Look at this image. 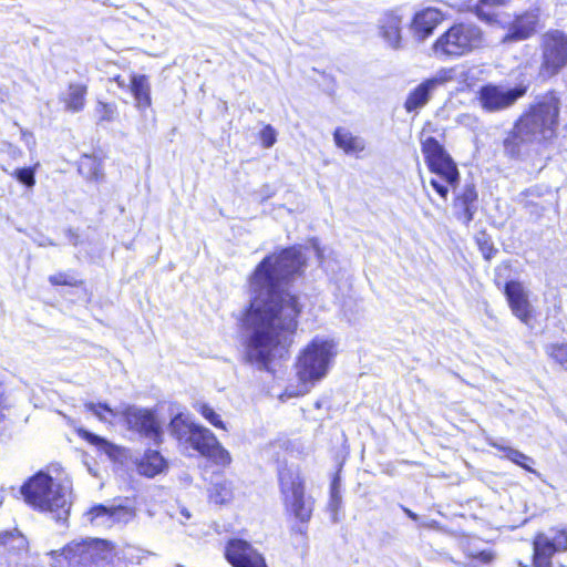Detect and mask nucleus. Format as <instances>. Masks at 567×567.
<instances>
[{"mask_svg":"<svg viewBox=\"0 0 567 567\" xmlns=\"http://www.w3.org/2000/svg\"><path fill=\"white\" fill-rule=\"evenodd\" d=\"M303 266L301 250L290 247L266 256L249 278L250 302L243 319L246 359L260 370L282 359L292 343L301 306L287 285Z\"/></svg>","mask_w":567,"mask_h":567,"instance_id":"nucleus-1","label":"nucleus"},{"mask_svg":"<svg viewBox=\"0 0 567 567\" xmlns=\"http://www.w3.org/2000/svg\"><path fill=\"white\" fill-rule=\"evenodd\" d=\"M559 104L553 92L542 96L517 120L513 132L504 140L505 152L515 157L525 144L551 140L558 125Z\"/></svg>","mask_w":567,"mask_h":567,"instance_id":"nucleus-2","label":"nucleus"},{"mask_svg":"<svg viewBox=\"0 0 567 567\" xmlns=\"http://www.w3.org/2000/svg\"><path fill=\"white\" fill-rule=\"evenodd\" d=\"M21 494L33 509L50 515L56 523L68 522L72 506V482L68 475L53 477L40 471L21 486Z\"/></svg>","mask_w":567,"mask_h":567,"instance_id":"nucleus-3","label":"nucleus"},{"mask_svg":"<svg viewBox=\"0 0 567 567\" xmlns=\"http://www.w3.org/2000/svg\"><path fill=\"white\" fill-rule=\"evenodd\" d=\"M336 355L332 340L315 338L301 352L297 362V377L299 383L289 385L280 395L284 398H296L305 395L329 370L330 363Z\"/></svg>","mask_w":567,"mask_h":567,"instance_id":"nucleus-4","label":"nucleus"},{"mask_svg":"<svg viewBox=\"0 0 567 567\" xmlns=\"http://www.w3.org/2000/svg\"><path fill=\"white\" fill-rule=\"evenodd\" d=\"M49 556L52 567H115L116 553L107 540L86 538L73 540Z\"/></svg>","mask_w":567,"mask_h":567,"instance_id":"nucleus-5","label":"nucleus"},{"mask_svg":"<svg viewBox=\"0 0 567 567\" xmlns=\"http://www.w3.org/2000/svg\"><path fill=\"white\" fill-rule=\"evenodd\" d=\"M483 34L472 23H456L440 35L432 50L437 58H460L480 48Z\"/></svg>","mask_w":567,"mask_h":567,"instance_id":"nucleus-6","label":"nucleus"},{"mask_svg":"<svg viewBox=\"0 0 567 567\" xmlns=\"http://www.w3.org/2000/svg\"><path fill=\"white\" fill-rule=\"evenodd\" d=\"M279 485L286 512L301 523L312 516L313 499L305 493V482L297 470L279 471Z\"/></svg>","mask_w":567,"mask_h":567,"instance_id":"nucleus-7","label":"nucleus"},{"mask_svg":"<svg viewBox=\"0 0 567 567\" xmlns=\"http://www.w3.org/2000/svg\"><path fill=\"white\" fill-rule=\"evenodd\" d=\"M168 431L182 449H192L203 456L209 452L216 439L210 430L194 423L183 413L176 414L171 420Z\"/></svg>","mask_w":567,"mask_h":567,"instance_id":"nucleus-8","label":"nucleus"},{"mask_svg":"<svg viewBox=\"0 0 567 567\" xmlns=\"http://www.w3.org/2000/svg\"><path fill=\"white\" fill-rule=\"evenodd\" d=\"M542 58L544 74L559 73L567 65V34L559 30L547 31L542 38Z\"/></svg>","mask_w":567,"mask_h":567,"instance_id":"nucleus-9","label":"nucleus"},{"mask_svg":"<svg viewBox=\"0 0 567 567\" xmlns=\"http://www.w3.org/2000/svg\"><path fill=\"white\" fill-rule=\"evenodd\" d=\"M422 153L432 173L450 184L457 183L458 171L455 163L434 137L429 136L422 141Z\"/></svg>","mask_w":567,"mask_h":567,"instance_id":"nucleus-10","label":"nucleus"},{"mask_svg":"<svg viewBox=\"0 0 567 567\" xmlns=\"http://www.w3.org/2000/svg\"><path fill=\"white\" fill-rule=\"evenodd\" d=\"M498 24L506 31L502 43H514L532 38L539 25V10L529 9L515 14L512 19H498Z\"/></svg>","mask_w":567,"mask_h":567,"instance_id":"nucleus-11","label":"nucleus"},{"mask_svg":"<svg viewBox=\"0 0 567 567\" xmlns=\"http://www.w3.org/2000/svg\"><path fill=\"white\" fill-rule=\"evenodd\" d=\"M122 416L127 425V429L141 434L159 444L162 441L163 431L151 410L137 406H127Z\"/></svg>","mask_w":567,"mask_h":567,"instance_id":"nucleus-12","label":"nucleus"},{"mask_svg":"<svg viewBox=\"0 0 567 567\" xmlns=\"http://www.w3.org/2000/svg\"><path fill=\"white\" fill-rule=\"evenodd\" d=\"M533 546L535 566L548 567L555 553L567 550V532L565 529H551L547 534H538Z\"/></svg>","mask_w":567,"mask_h":567,"instance_id":"nucleus-13","label":"nucleus"},{"mask_svg":"<svg viewBox=\"0 0 567 567\" xmlns=\"http://www.w3.org/2000/svg\"><path fill=\"white\" fill-rule=\"evenodd\" d=\"M225 557L233 567H268L262 554L243 539L229 540L225 548Z\"/></svg>","mask_w":567,"mask_h":567,"instance_id":"nucleus-14","label":"nucleus"},{"mask_svg":"<svg viewBox=\"0 0 567 567\" xmlns=\"http://www.w3.org/2000/svg\"><path fill=\"white\" fill-rule=\"evenodd\" d=\"M504 290L513 315L525 324H529L534 319V309L524 286L518 281L512 280L506 282Z\"/></svg>","mask_w":567,"mask_h":567,"instance_id":"nucleus-15","label":"nucleus"},{"mask_svg":"<svg viewBox=\"0 0 567 567\" xmlns=\"http://www.w3.org/2000/svg\"><path fill=\"white\" fill-rule=\"evenodd\" d=\"M443 19L444 16L439 9L424 8L413 16L410 23V32L416 41L423 42L433 34Z\"/></svg>","mask_w":567,"mask_h":567,"instance_id":"nucleus-16","label":"nucleus"},{"mask_svg":"<svg viewBox=\"0 0 567 567\" xmlns=\"http://www.w3.org/2000/svg\"><path fill=\"white\" fill-rule=\"evenodd\" d=\"M402 19L394 12L385 13L379 22L380 35L392 49L401 48Z\"/></svg>","mask_w":567,"mask_h":567,"instance_id":"nucleus-17","label":"nucleus"},{"mask_svg":"<svg viewBox=\"0 0 567 567\" xmlns=\"http://www.w3.org/2000/svg\"><path fill=\"white\" fill-rule=\"evenodd\" d=\"M130 90L140 111H145L152 105L151 86L146 75L133 74L130 79Z\"/></svg>","mask_w":567,"mask_h":567,"instance_id":"nucleus-18","label":"nucleus"},{"mask_svg":"<svg viewBox=\"0 0 567 567\" xmlns=\"http://www.w3.org/2000/svg\"><path fill=\"white\" fill-rule=\"evenodd\" d=\"M86 93V85L71 83L68 90L60 95V101L64 103V107L68 112L78 113L85 106Z\"/></svg>","mask_w":567,"mask_h":567,"instance_id":"nucleus-19","label":"nucleus"},{"mask_svg":"<svg viewBox=\"0 0 567 567\" xmlns=\"http://www.w3.org/2000/svg\"><path fill=\"white\" fill-rule=\"evenodd\" d=\"M165 467L166 461L164 457L159 452L153 450L146 451L137 464L138 473L147 477H154L162 473Z\"/></svg>","mask_w":567,"mask_h":567,"instance_id":"nucleus-20","label":"nucleus"},{"mask_svg":"<svg viewBox=\"0 0 567 567\" xmlns=\"http://www.w3.org/2000/svg\"><path fill=\"white\" fill-rule=\"evenodd\" d=\"M433 92L434 91L430 87V85L426 83V81H423L422 83H420L406 96V100L404 102L405 111L408 113H412V112H417L419 110L424 107L427 104V102L431 100Z\"/></svg>","mask_w":567,"mask_h":567,"instance_id":"nucleus-21","label":"nucleus"},{"mask_svg":"<svg viewBox=\"0 0 567 567\" xmlns=\"http://www.w3.org/2000/svg\"><path fill=\"white\" fill-rule=\"evenodd\" d=\"M334 142L338 147L342 148L347 154H357L364 150L365 145L362 138L353 136L343 128H337L333 134Z\"/></svg>","mask_w":567,"mask_h":567,"instance_id":"nucleus-22","label":"nucleus"},{"mask_svg":"<svg viewBox=\"0 0 567 567\" xmlns=\"http://www.w3.org/2000/svg\"><path fill=\"white\" fill-rule=\"evenodd\" d=\"M478 539H464L461 543V547L467 557L472 559L474 566L481 564H487L493 560V553L483 548H480Z\"/></svg>","mask_w":567,"mask_h":567,"instance_id":"nucleus-23","label":"nucleus"},{"mask_svg":"<svg viewBox=\"0 0 567 567\" xmlns=\"http://www.w3.org/2000/svg\"><path fill=\"white\" fill-rule=\"evenodd\" d=\"M208 492L210 502L217 505L229 503L234 497V486L228 480L213 483Z\"/></svg>","mask_w":567,"mask_h":567,"instance_id":"nucleus-24","label":"nucleus"},{"mask_svg":"<svg viewBox=\"0 0 567 567\" xmlns=\"http://www.w3.org/2000/svg\"><path fill=\"white\" fill-rule=\"evenodd\" d=\"M79 173L90 181L103 178L102 163L95 156L83 155L79 162Z\"/></svg>","mask_w":567,"mask_h":567,"instance_id":"nucleus-25","label":"nucleus"},{"mask_svg":"<svg viewBox=\"0 0 567 567\" xmlns=\"http://www.w3.org/2000/svg\"><path fill=\"white\" fill-rule=\"evenodd\" d=\"M498 458H505L528 472H534L529 465L534 464V460L516 449L498 444Z\"/></svg>","mask_w":567,"mask_h":567,"instance_id":"nucleus-26","label":"nucleus"},{"mask_svg":"<svg viewBox=\"0 0 567 567\" xmlns=\"http://www.w3.org/2000/svg\"><path fill=\"white\" fill-rule=\"evenodd\" d=\"M85 516L90 520L93 526L101 528H111L113 527V522L111 517V506L105 505H96L93 506Z\"/></svg>","mask_w":567,"mask_h":567,"instance_id":"nucleus-27","label":"nucleus"},{"mask_svg":"<svg viewBox=\"0 0 567 567\" xmlns=\"http://www.w3.org/2000/svg\"><path fill=\"white\" fill-rule=\"evenodd\" d=\"M526 87L517 85L512 89L501 90L498 86V110L505 109L514 104L519 97L524 96Z\"/></svg>","mask_w":567,"mask_h":567,"instance_id":"nucleus-28","label":"nucleus"},{"mask_svg":"<svg viewBox=\"0 0 567 567\" xmlns=\"http://www.w3.org/2000/svg\"><path fill=\"white\" fill-rule=\"evenodd\" d=\"M477 18L487 23H492L496 18V0H478L474 7Z\"/></svg>","mask_w":567,"mask_h":567,"instance_id":"nucleus-29","label":"nucleus"},{"mask_svg":"<svg viewBox=\"0 0 567 567\" xmlns=\"http://www.w3.org/2000/svg\"><path fill=\"white\" fill-rule=\"evenodd\" d=\"M204 456L212 460L215 464L224 467L231 463V456L229 452L224 446H221L217 437L215 439V443L212 444V447H209V452L205 453Z\"/></svg>","mask_w":567,"mask_h":567,"instance_id":"nucleus-30","label":"nucleus"},{"mask_svg":"<svg viewBox=\"0 0 567 567\" xmlns=\"http://www.w3.org/2000/svg\"><path fill=\"white\" fill-rule=\"evenodd\" d=\"M545 353L556 363L567 370V343L554 342L546 344Z\"/></svg>","mask_w":567,"mask_h":567,"instance_id":"nucleus-31","label":"nucleus"},{"mask_svg":"<svg viewBox=\"0 0 567 567\" xmlns=\"http://www.w3.org/2000/svg\"><path fill=\"white\" fill-rule=\"evenodd\" d=\"M0 544L9 550H22L27 546V539L17 530L0 534Z\"/></svg>","mask_w":567,"mask_h":567,"instance_id":"nucleus-32","label":"nucleus"},{"mask_svg":"<svg viewBox=\"0 0 567 567\" xmlns=\"http://www.w3.org/2000/svg\"><path fill=\"white\" fill-rule=\"evenodd\" d=\"M480 103L487 112L496 111V85L487 84L480 90Z\"/></svg>","mask_w":567,"mask_h":567,"instance_id":"nucleus-33","label":"nucleus"},{"mask_svg":"<svg viewBox=\"0 0 567 567\" xmlns=\"http://www.w3.org/2000/svg\"><path fill=\"white\" fill-rule=\"evenodd\" d=\"M113 526H121L130 523L135 517V511L127 506H111Z\"/></svg>","mask_w":567,"mask_h":567,"instance_id":"nucleus-34","label":"nucleus"},{"mask_svg":"<svg viewBox=\"0 0 567 567\" xmlns=\"http://www.w3.org/2000/svg\"><path fill=\"white\" fill-rule=\"evenodd\" d=\"M197 412H199L204 419H206L212 425L217 429L226 430L225 423L221 421L220 415L215 412L207 403H196L194 405Z\"/></svg>","mask_w":567,"mask_h":567,"instance_id":"nucleus-35","label":"nucleus"},{"mask_svg":"<svg viewBox=\"0 0 567 567\" xmlns=\"http://www.w3.org/2000/svg\"><path fill=\"white\" fill-rule=\"evenodd\" d=\"M455 79V69L449 68V69H441L436 72V74L425 80L426 83L430 85V87L435 91L440 85H443L447 82H451Z\"/></svg>","mask_w":567,"mask_h":567,"instance_id":"nucleus-36","label":"nucleus"},{"mask_svg":"<svg viewBox=\"0 0 567 567\" xmlns=\"http://www.w3.org/2000/svg\"><path fill=\"white\" fill-rule=\"evenodd\" d=\"M79 433H80V436L83 437L84 440H86L89 443L100 447L101 450L106 452L109 455H112V452L115 449V446L113 444H111L110 442H107L105 439H103L94 433H91L86 430H80Z\"/></svg>","mask_w":567,"mask_h":567,"instance_id":"nucleus-37","label":"nucleus"},{"mask_svg":"<svg viewBox=\"0 0 567 567\" xmlns=\"http://www.w3.org/2000/svg\"><path fill=\"white\" fill-rule=\"evenodd\" d=\"M85 409L92 412L99 420L106 422L107 415L116 416L117 412L111 409L106 403H85Z\"/></svg>","mask_w":567,"mask_h":567,"instance_id":"nucleus-38","label":"nucleus"},{"mask_svg":"<svg viewBox=\"0 0 567 567\" xmlns=\"http://www.w3.org/2000/svg\"><path fill=\"white\" fill-rule=\"evenodd\" d=\"M99 120L102 122L114 121L117 115V107L114 103H104L99 101L95 107Z\"/></svg>","mask_w":567,"mask_h":567,"instance_id":"nucleus-39","label":"nucleus"},{"mask_svg":"<svg viewBox=\"0 0 567 567\" xmlns=\"http://www.w3.org/2000/svg\"><path fill=\"white\" fill-rule=\"evenodd\" d=\"M477 246L486 260H489L493 256L494 247L491 237L485 233H480L476 236Z\"/></svg>","mask_w":567,"mask_h":567,"instance_id":"nucleus-40","label":"nucleus"},{"mask_svg":"<svg viewBox=\"0 0 567 567\" xmlns=\"http://www.w3.org/2000/svg\"><path fill=\"white\" fill-rule=\"evenodd\" d=\"M454 209L456 217L462 220L464 224H468L473 219V215L476 209L473 207H470V205L466 204H458V199L455 198L454 202Z\"/></svg>","mask_w":567,"mask_h":567,"instance_id":"nucleus-41","label":"nucleus"},{"mask_svg":"<svg viewBox=\"0 0 567 567\" xmlns=\"http://www.w3.org/2000/svg\"><path fill=\"white\" fill-rule=\"evenodd\" d=\"M49 281L53 286L64 285L75 287L80 284V281L68 272H59L49 277Z\"/></svg>","mask_w":567,"mask_h":567,"instance_id":"nucleus-42","label":"nucleus"},{"mask_svg":"<svg viewBox=\"0 0 567 567\" xmlns=\"http://www.w3.org/2000/svg\"><path fill=\"white\" fill-rule=\"evenodd\" d=\"M13 176L23 185L32 187L35 184L34 169L31 167L18 168Z\"/></svg>","mask_w":567,"mask_h":567,"instance_id":"nucleus-43","label":"nucleus"},{"mask_svg":"<svg viewBox=\"0 0 567 567\" xmlns=\"http://www.w3.org/2000/svg\"><path fill=\"white\" fill-rule=\"evenodd\" d=\"M458 199V204H468L470 207L476 209L475 203L477 199V194L473 185H465L462 193L456 196Z\"/></svg>","mask_w":567,"mask_h":567,"instance_id":"nucleus-44","label":"nucleus"},{"mask_svg":"<svg viewBox=\"0 0 567 567\" xmlns=\"http://www.w3.org/2000/svg\"><path fill=\"white\" fill-rule=\"evenodd\" d=\"M260 141L264 147L269 148L276 143V131L271 125H266L260 131Z\"/></svg>","mask_w":567,"mask_h":567,"instance_id":"nucleus-45","label":"nucleus"},{"mask_svg":"<svg viewBox=\"0 0 567 567\" xmlns=\"http://www.w3.org/2000/svg\"><path fill=\"white\" fill-rule=\"evenodd\" d=\"M430 184L441 197L446 198L449 194V186H454L455 183L450 184L444 178L436 175L435 178L430 181Z\"/></svg>","mask_w":567,"mask_h":567,"instance_id":"nucleus-46","label":"nucleus"},{"mask_svg":"<svg viewBox=\"0 0 567 567\" xmlns=\"http://www.w3.org/2000/svg\"><path fill=\"white\" fill-rule=\"evenodd\" d=\"M10 406L9 398L6 393L4 385L0 382V421L4 417V411Z\"/></svg>","mask_w":567,"mask_h":567,"instance_id":"nucleus-47","label":"nucleus"},{"mask_svg":"<svg viewBox=\"0 0 567 567\" xmlns=\"http://www.w3.org/2000/svg\"><path fill=\"white\" fill-rule=\"evenodd\" d=\"M341 504V496L337 489V485H336V482L332 483V486H331V495H330V507L333 512H336L338 509V507L340 506Z\"/></svg>","mask_w":567,"mask_h":567,"instance_id":"nucleus-48","label":"nucleus"},{"mask_svg":"<svg viewBox=\"0 0 567 567\" xmlns=\"http://www.w3.org/2000/svg\"><path fill=\"white\" fill-rule=\"evenodd\" d=\"M21 140L27 144V146L32 150L35 146V138L33 134L27 130L21 128Z\"/></svg>","mask_w":567,"mask_h":567,"instance_id":"nucleus-49","label":"nucleus"},{"mask_svg":"<svg viewBox=\"0 0 567 567\" xmlns=\"http://www.w3.org/2000/svg\"><path fill=\"white\" fill-rule=\"evenodd\" d=\"M178 513H179V515H181V517H178V519H179V522H181L182 524H185V520H188V519H190V518H192V514H190V512H189L185 506H181V507L178 508Z\"/></svg>","mask_w":567,"mask_h":567,"instance_id":"nucleus-50","label":"nucleus"},{"mask_svg":"<svg viewBox=\"0 0 567 567\" xmlns=\"http://www.w3.org/2000/svg\"><path fill=\"white\" fill-rule=\"evenodd\" d=\"M114 81L117 83V85L122 89L130 87V84H127L121 76H116Z\"/></svg>","mask_w":567,"mask_h":567,"instance_id":"nucleus-51","label":"nucleus"},{"mask_svg":"<svg viewBox=\"0 0 567 567\" xmlns=\"http://www.w3.org/2000/svg\"><path fill=\"white\" fill-rule=\"evenodd\" d=\"M403 511L413 520H416L419 518V516L415 513H413L411 509L403 507Z\"/></svg>","mask_w":567,"mask_h":567,"instance_id":"nucleus-52","label":"nucleus"},{"mask_svg":"<svg viewBox=\"0 0 567 567\" xmlns=\"http://www.w3.org/2000/svg\"><path fill=\"white\" fill-rule=\"evenodd\" d=\"M40 246H53L54 244L51 240H47L39 244Z\"/></svg>","mask_w":567,"mask_h":567,"instance_id":"nucleus-53","label":"nucleus"},{"mask_svg":"<svg viewBox=\"0 0 567 567\" xmlns=\"http://www.w3.org/2000/svg\"><path fill=\"white\" fill-rule=\"evenodd\" d=\"M497 1H498V6H503V4L511 2V0H497Z\"/></svg>","mask_w":567,"mask_h":567,"instance_id":"nucleus-54","label":"nucleus"},{"mask_svg":"<svg viewBox=\"0 0 567 567\" xmlns=\"http://www.w3.org/2000/svg\"><path fill=\"white\" fill-rule=\"evenodd\" d=\"M55 472H58V473H56V475H58V474H62V475H64L63 473H60V472H59V468H55Z\"/></svg>","mask_w":567,"mask_h":567,"instance_id":"nucleus-55","label":"nucleus"}]
</instances>
